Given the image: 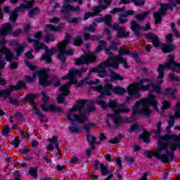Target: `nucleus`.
Returning a JSON list of instances; mask_svg holds the SVG:
<instances>
[{
	"label": "nucleus",
	"instance_id": "393cba45",
	"mask_svg": "<svg viewBox=\"0 0 180 180\" xmlns=\"http://www.w3.org/2000/svg\"><path fill=\"white\" fill-rule=\"evenodd\" d=\"M131 110L126 105V103H120L118 110L115 111V115H120V113H130Z\"/></svg>",
	"mask_w": 180,
	"mask_h": 180
},
{
	"label": "nucleus",
	"instance_id": "69168bd1",
	"mask_svg": "<svg viewBox=\"0 0 180 180\" xmlns=\"http://www.w3.org/2000/svg\"><path fill=\"white\" fill-rule=\"evenodd\" d=\"M124 160L127 165H131V164H133L134 161H136V160L134 159V157L133 156H130V157L126 156L124 158Z\"/></svg>",
	"mask_w": 180,
	"mask_h": 180
},
{
	"label": "nucleus",
	"instance_id": "c85d7f7f",
	"mask_svg": "<svg viewBox=\"0 0 180 180\" xmlns=\"http://www.w3.org/2000/svg\"><path fill=\"white\" fill-rule=\"evenodd\" d=\"M109 77L111 81H123V79H124L122 75L116 73V72L113 70H110Z\"/></svg>",
	"mask_w": 180,
	"mask_h": 180
},
{
	"label": "nucleus",
	"instance_id": "3c124183",
	"mask_svg": "<svg viewBox=\"0 0 180 180\" xmlns=\"http://www.w3.org/2000/svg\"><path fill=\"white\" fill-rule=\"evenodd\" d=\"M168 79L169 82H179L180 77L175 75L174 72H171L168 75Z\"/></svg>",
	"mask_w": 180,
	"mask_h": 180
},
{
	"label": "nucleus",
	"instance_id": "1a4fd4ad",
	"mask_svg": "<svg viewBox=\"0 0 180 180\" xmlns=\"http://www.w3.org/2000/svg\"><path fill=\"white\" fill-rule=\"evenodd\" d=\"M141 81H143V79H141L139 82L130 84L127 89L128 95H131L134 99H137L141 97V94L139 93L140 91H148L150 92V90H144L143 89V87L139 84Z\"/></svg>",
	"mask_w": 180,
	"mask_h": 180
},
{
	"label": "nucleus",
	"instance_id": "8fccbe9b",
	"mask_svg": "<svg viewBox=\"0 0 180 180\" xmlns=\"http://www.w3.org/2000/svg\"><path fill=\"white\" fill-rule=\"evenodd\" d=\"M135 12L133 10H127V11H124V13H121L120 14V18H127L128 16H133L135 15Z\"/></svg>",
	"mask_w": 180,
	"mask_h": 180
},
{
	"label": "nucleus",
	"instance_id": "4c0bfd02",
	"mask_svg": "<svg viewBox=\"0 0 180 180\" xmlns=\"http://www.w3.org/2000/svg\"><path fill=\"white\" fill-rule=\"evenodd\" d=\"M170 67L167 66V63H165V65L160 64L158 67V72L159 73L160 77H162V75H165V69L169 70Z\"/></svg>",
	"mask_w": 180,
	"mask_h": 180
},
{
	"label": "nucleus",
	"instance_id": "c9c22d12",
	"mask_svg": "<svg viewBox=\"0 0 180 180\" xmlns=\"http://www.w3.org/2000/svg\"><path fill=\"white\" fill-rule=\"evenodd\" d=\"M150 12L145 11L141 14H137L134 15V18L136 19V20H139V22H143V20H146L147 19V17L148 16V14Z\"/></svg>",
	"mask_w": 180,
	"mask_h": 180
},
{
	"label": "nucleus",
	"instance_id": "13d9d810",
	"mask_svg": "<svg viewBox=\"0 0 180 180\" xmlns=\"http://www.w3.org/2000/svg\"><path fill=\"white\" fill-rule=\"evenodd\" d=\"M162 122H159L158 124H157V129H153V131H154L155 136H158L161 134V131L162 130Z\"/></svg>",
	"mask_w": 180,
	"mask_h": 180
},
{
	"label": "nucleus",
	"instance_id": "0e129e2a",
	"mask_svg": "<svg viewBox=\"0 0 180 180\" xmlns=\"http://www.w3.org/2000/svg\"><path fill=\"white\" fill-rule=\"evenodd\" d=\"M41 96L43 103H44V105H47L49 101H50V97L49 96V95H47V93L44 91L41 92Z\"/></svg>",
	"mask_w": 180,
	"mask_h": 180
},
{
	"label": "nucleus",
	"instance_id": "2eb2a0df",
	"mask_svg": "<svg viewBox=\"0 0 180 180\" xmlns=\"http://www.w3.org/2000/svg\"><path fill=\"white\" fill-rule=\"evenodd\" d=\"M86 71H88V68H82L81 70L75 68L70 69L68 75L62 77V79H71V78H73V77H75V75L81 77V75H82V72H86Z\"/></svg>",
	"mask_w": 180,
	"mask_h": 180
},
{
	"label": "nucleus",
	"instance_id": "7c9ffc66",
	"mask_svg": "<svg viewBox=\"0 0 180 180\" xmlns=\"http://www.w3.org/2000/svg\"><path fill=\"white\" fill-rule=\"evenodd\" d=\"M62 18L63 19H67L68 23H79L81 22L82 19L81 17H76L74 18H71V15L70 14H65L62 15Z\"/></svg>",
	"mask_w": 180,
	"mask_h": 180
},
{
	"label": "nucleus",
	"instance_id": "ea45409f",
	"mask_svg": "<svg viewBox=\"0 0 180 180\" xmlns=\"http://www.w3.org/2000/svg\"><path fill=\"white\" fill-rule=\"evenodd\" d=\"M100 169L102 176H106L108 174H110L109 167L105 166V164L103 163H100Z\"/></svg>",
	"mask_w": 180,
	"mask_h": 180
},
{
	"label": "nucleus",
	"instance_id": "5fc2aeb1",
	"mask_svg": "<svg viewBox=\"0 0 180 180\" xmlns=\"http://www.w3.org/2000/svg\"><path fill=\"white\" fill-rule=\"evenodd\" d=\"M46 27L49 30H51L52 32H61L60 26H56L51 24L46 25Z\"/></svg>",
	"mask_w": 180,
	"mask_h": 180
},
{
	"label": "nucleus",
	"instance_id": "bb28decb",
	"mask_svg": "<svg viewBox=\"0 0 180 180\" xmlns=\"http://www.w3.org/2000/svg\"><path fill=\"white\" fill-rule=\"evenodd\" d=\"M36 94L30 93L25 96V98H22L21 101L25 103H34L36 101Z\"/></svg>",
	"mask_w": 180,
	"mask_h": 180
},
{
	"label": "nucleus",
	"instance_id": "338daca9",
	"mask_svg": "<svg viewBox=\"0 0 180 180\" xmlns=\"http://www.w3.org/2000/svg\"><path fill=\"white\" fill-rule=\"evenodd\" d=\"M44 41L45 43H46L47 44H49V43H50V41H56V37H54V35H48L44 37Z\"/></svg>",
	"mask_w": 180,
	"mask_h": 180
},
{
	"label": "nucleus",
	"instance_id": "09e8293b",
	"mask_svg": "<svg viewBox=\"0 0 180 180\" xmlns=\"http://www.w3.org/2000/svg\"><path fill=\"white\" fill-rule=\"evenodd\" d=\"M15 51L18 57L22 56L23 51H25V45L20 44L18 46L15 47Z\"/></svg>",
	"mask_w": 180,
	"mask_h": 180
},
{
	"label": "nucleus",
	"instance_id": "864d4df0",
	"mask_svg": "<svg viewBox=\"0 0 180 180\" xmlns=\"http://www.w3.org/2000/svg\"><path fill=\"white\" fill-rule=\"evenodd\" d=\"M169 70H172V71L175 72H180V63L175 62L170 65Z\"/></svg>",
	"mask_w": 180,
	"mask_h": 180
},
{
	"label": "nucleus",
	"instance_id": "a878e982",
	"mask_svg": "<svg viewBox=\"0 0 180 180\" xmlns=\"http://www.w3.org/2000/svg\"><path fill=\"white\" fill-rule=\"evenodd\" d=\"M84 127L86 131V140L87 141H91V137H92V136H91L90 131H91V129H94L95 127V124L94 123H87V124H84Z\"/></svg>",
	"mask_w": 180,
	"mask_h": 180
},
{
	"label": "nucleus",
	"instance_id": "58836bf2",
	"mask_svg": "<svg viewBox=\"0 0 180 180\" xmlns=\"http://www.w3.org/2000/svg\"><path fill=\"white\" fill-rule=\"evenodd\" d=\"M68 95H69V91L62 92L57 97L56 102H58V103H60V104L64 103V102H65V96H68Z\"/></svg>",
	"mask_w": 180,
	"mask_h": 180
},
{
	"label": "nucleus",
	"instance_id": "bf43d9fd",
	"mask_svg": "<svg viewBox=\"0 0 180 180\" xmlns=\"http://www.w3.org/2000/svg\"><path fill=\"white\" fill-rule=\"evenodd\" d=\"M168 57H169V60H168L167 63H166V67H171V65H172L173 64L176 63L174 60L175 56L169 55Z\"/></svg>",
	"mask_w": 180,
	"mask_h": 180
},
{
	"label": "nucleus",
	"instance_id": "4d7b16f0",
	"mask_svg": "<svg viewBox=\"0 0 180 180\" xmlns=\"http://www.w3.org/2000/svg\"><path fill=\"white\" fill-rule=\"evenodd\" d=\"M32 109L34 110V115H36L37 117H46V116L43 115L41 112H40V110L37 108V105H32Z\"/></svg>",
	"mask_w": 180,
	"mask_h": 180
},
{
	"label": "nucleus",
	"instance_id": "e433bc0d",
	"mask_svg": "<svg viewBox=\"0 0 180 180\" xmlns=\"http://www.w3.org/2000/svg\"><path fill=\"white\" fill-rule=\"evenodd\" d=\"M150 136V135L148 131L144 129L143 134L139 136V139H141V140H143L144 143H146L147 144H148V143H150V139H148Z\"/></svg>",
	"mask_w": 180,
	"mask_h": 180
},
{
	"label": "nucleus",
	"instance_id": "4be33fe9",
	"mask_svg": "<svg viewBox=\"0 0 180 180\" xmlns=\"http://www.w3.org/2000/svg\"><path fill=\"white\" fill-rule=\"evenodd\" d=\"M160 140L163 141H168V140H173V141H180V134H165L160 137Z\"/></svg>",
	"mask_w": 180,
	"mask_h": 180
},
{
	"label": "nucleus",
	"instance_id": "5701e85b",
	"mask_svg": "<svg viewBox=\"0 0 180 180\" xmlns=\"http://www.w3.org/2000/svg\"><path fill=\"white\" fill-rule=\"evenodd\" d=\"M49 86H53L56 88H58L61 85V80L58 79V77L57 75H53L51 76V77L49 80Z\"/></svg>",
	"mask_w": 180,
	"mask_h": 180
},
{
	"label": "nucleus",
	"instance_id": "2f4dec72",
	"mask_svg": "<svg viewBox=\"0 0 180 180\" xmlns=\"http://www.w3.org/2000/svg\"><path fill=\"white\" fill-rule=\"evenodd\" d=\"M54 53H57V49L56 48H52L51 49H49V51H45L44 55L41 56L40 60L44 61L46 60V58L53 57V54H54Z\"/></svg>",
	"mask_w": 180,
	"mask_h": 180
},
{
	"label": "nucleus",
	"instance_id": "aec40b11",
	"mask_svg": "<svg viewBox=\"0 0 180 180\" xmlns=\"http://www.w3.org/2000/svg\"><path fill=\"white\" fill-rule=\"evenodd\" d=\"M146 39H152L151 43L153 47L158 48L160 47V38L156 35H154L153 33L148 32L145 34Z\"/></svg>",
	"mask_w": 180,
	"mask_h": 180
},
{
	"label": "nucleus",
	"instance_id": "ddd939ff",
	"mask_svg": "<svg viewBox=\"0 0 180 180\" xmlns=\"http://www.w3.org/2000/svg\"><path fill=\"white\" fill-rule=\"evenodd\" d=\"M58 51H59L58 54V58L63 63V64H65L67 61V58H65V56H72L74 54V51L70 49L67 50V48H65L64 46H59L57 47Z\"/></svg>",
	"mask_w": 180,
	"mask_h": 180
},
{
	"label": "nucleus",
	"instance_id": "6e6d98bb",
	"mask_svg": "<svg viewBox=\"0 0 180 180\" xmlns=\"http://www.w3.org/2000/svg\"><path fill=\"white\" fill-rule=\"evenodd\" d=\"M37 167H30V170L28 171L29 175H30L32 178H37Z\"/></svg>",
	"mask_w": 180,
	"mask_h": 180
},
{
	"label": "nucleus",
	"instance_id": "dca6fc26",
	"mask_svg": "<svg viewBox=\"0 0 180 180\" xmlns=\"http://www.w3.org/2000/svg\"><path fill=\"white\" fill-rule=\"evenodd\" d=\"M112 122L114 123L115 129H119V127H120V126H122V124L124 123H131V119L122 117L120 115H117Z\"/></svg>",
	"mask_w": 180,
	"mask_h": 180
},
{
	"label": "nucleus",
	"instance_id": "4468645a",
	"mask_svg": "<svg viewBox=\"0 0 180 180\" xmlns=\"http://www.w3.org/2000/svg\"><path fill=\"white\" fill-rule=\"evenodd\" d=\"M38 78L39 84L41 86H44V88L49 86V74L46 72V70H38Z\"/></svg>",
	"mask_w": 180,
	"mask_h": 180
},
{
	"label": "nucleus",
	"instance_id": "a19ab883",
	"mask_svg": "<svg viewBox=\"0 0 180 180\" xmlns=\"http://www.w3.org/2000/svg\"><path fill=\"white\" fill-rule=\"evenodd\" d=\"M41 10L39 7H35L31 8L28 13L30 14V18H34V16H37V15H40Z\"/></svg>",
	"mask_w": 180,
	"mask_h": 180
},
{
	"label": "nucleus",
	"instance_id": "9d476101",
	"mask_svg": "<svg viewBox=\"0 0 180 180\" xmlns=\"http://www.w3.org/2000/svg\"><path fill=\"white\" fill-rule=\"evenodd\" d=\"M169 8V4H162L158 12L153 13V19L155 25H160L162 22L163 16H165L167 11Z\"/></svg>",
	"mask_w": 180,
	"mask_h": 180
},
{
	"label": "nucleus",
	"instance_id": "a211bd4d",
	"mask_svg": "<svg viewBox=\"0 0 180 180\" xmlns=\"http://www.w3.org/2000/svg\"><path fill=\"white\" fill-rule=\"evenodd\" d=\"M13 32V28L11 23L7 22L3 25V27L0 28V36H9Z\"/></svg>",
	"mask_w": 180,
	"mask_h": 180
},
{
	"label": "nucleus",
	"instance_id": "f3484780",
	"mask_svg": "<svg viewBox=\"0 0 180 180\" xmlns=\"http://www.w3.org/2000/svg\"><path fill=\"white\" fill-rule=\"evenodd\" d=\"M101 64H99L96 68H91L90 69V73L94 72L96 74H98L99 78H105L108 75L106 74V68H112V66H105L104 68L100 67Z\"/></svg>",
	"mask_w": 180,
	"mask_h": 180
},
{
	"label": "nucleus",
	"instance_id": "a18cd8bd",
	"mask_svg": "<svg viewBox=\"0 0 180 180\" xmlns=\"http://www.w3.org/2000/svg\"><path fill=\"white\" fill-rule=\"evenodd\" d=\"M106 9V7H105L104 6H102L101 7L99 6H96L94 8V12L93 13V16H99V13H101V12H102V11H105Z\"/></svg>",
	"mask_w": 180,
	"mask_h": 180
},
{
	"label": "nucleus",
	"instance_id": "c756f323",
	"mask_svg": "<svg viewBox=\"0 0 180 180\" xmlns=\"http://www.w3.org/2000/svg\"><path fill=\"white\" fill-rule=\"evenodd\" d=\"M71 37H72L71 34H65V39L57 44V47H64L65 49H67V46H68Z\"/></svg>",
	"mask_w": 180,
	"mask_h": 180
},
{
	"label": "nucleus",
	"instance_id": "20e7f679",
	"mask_svg": "<svg viewBox=\"0 0 180 180\" xmlns=\"http://www.w3.org/2000/svg\"><path fill=\"white\" fill-rule=\"evenodd\" d=\"M94 22L97 23H102L103 22L108 27H111L112 30L117 32V39H127L130 36V32H126V27H120L117 22H114L112 25V15L110 14H107L103 17L99 18H96Z\"/></svg>",
	"mask_w": 180,
	"mask_h": 180
},
{
	"label": "nucleus",
	"instance_id": "f704fd0d",
	"mask_svg": "<svg viewBox=\"0 0 180 180\" xmlns=\"http://www.w3.org/2000/svg\"><path fill=\"white\" fill-rule=\"evenodd\" d=\"M175 92H176V89L167 88L165 91H162L161 95H165V96H169L170 98H174L175 96Z\"/></svg>",
	"mask_w": 180,
	"mask_h": 180
},
{
	"label": "nucleus",
	"instance_id": "774afa93",
	"mask_svg": "<svg viewBox=\"0 0 180 180\" xmlns=\"http://www.w3.org/2000/svg\"><path fill=\"white\" fill-rule=\"evenodd\" d=\"M68 129L70 130V133H75V134H79V133L81 131V127L77 126L75 128L72 127H69Z\"/></svg>",
	"mask_w": 180,
	"mask_h": 180
},
{
	"label": "nucleus",
	"instance_id": "7ed1b4c3",
	"mask_svg": "<svg viewBox=\"0 0 180 180\" xmlns=\"http://www.w3.org/2000/svg\"><path fill=\"white\" fill-rule=\"evenodd\" d=\"M96 92H99L101 94L98 96V99H105L106 96H112V94L115 95H124L127 91L126 89L117 86L113 88V85L110 83H107L104 86L98 85L92 87Z\"/></svg>",
	"mask_w": 180,
	"mask_h": 180
},
{
	"label": "nucleus",
	"instance_id": "f8f14e48",
	"mask_svg": "<svg viewBox=\"0 0 180 180\" xmlns=\"http://www.w3.org/2000/svg\"><path fill=\"white\" fill-rule=\"evenodd\" d=\"M150 29L151 25H150V22L146 23L144 27L139 25V24L134 20L131 22V30L134 32V36L136 37H140V36H141V33H140V32L138 30H143V32H146L147 30H150Z\"/></svg>",
	"mask_w": 180,
	"mask_h": 180
},
{
	"label": "nucleus",
	"instance_id": "37998d69",
	"mask_svg": "<svg viewBox=\"0 0 180 180\" xmlns=\"http://www.w3.org/2000/svg\"><path fill=\"white\" fill-rule=\"evenodd\" d=\"M70 88H71V83H66L65 84L60 85V88H59V91L60 92H69V95H70Z\"/></svg>",
	"mask_w": 180,
	"mask_h": 180
},
{
	"label": "nucleus",
	"instance_id": "473e14b6",
	"mask_svg": "<svg viewBox=\"0 0 180 180\" xmlns=\"http://www.w3.org/2000/svg\"><path fill=\"white\" fill-rule=\"evenodd\" d=\"M176 119H180V112L178 111H175L174 115H169L168 125L172 127L175 124V120Z\"/></svg>",
	"mask_w": 180,
	"mask_h": 180
},
{
	"label": "nucleus",
	"instance_id": "b1692460",
	"mask_svg": "<svg viewBox=\"0 0 180 180\" xmlns=\"http://www.w3.org/2000/svg\"><path fill=\"white\" fill-rule=\"evenodd\" d=\"M19 11H20V8L15 7L14 11L12 13H10L9 20L12 22V23H16L18 18H19Z\"/></svg>",
	"mask_w": 180,
	"mask_h": 180
},
{
	"label": "nucleus",
	"instance_id": "423d86ee",
	"mask_svg": "<svg viewBox=\"0 0 180 180\" xmlns=\"http://www.w3.org/2000/svg\"><path fill=\"white\" fill-rule=\"evenodd\" d=\"M158 154H159L158 160L164 164L175 158L174 153L169 152V142H164L160 139L158 141Z\"/></svg>",
	"mask_w": 180,
	"mask_h": 180
},
{
	"label": "nucleus",
	"instance_id": "0eeeda50",
	"mask_svg": "<svg viewBox=\"0 0 180 180\" xmlns=\"http://www.w3.org/2000/svg\"><path fill=\"white\" fill-rule=\"evenodd\" d=\"M98 60V56L95 55L91 51L87 52H84V54L81 56V57L75 59V65H88L89 64H94V63H96Z\"/></svg>",
	"mask_w": 180,
	"mask_h": 180
},
{
	"label": "nucleus",
	"instance_id": "cd10ccee",
	"mask_svg": "<svg viewBox=\"0 0 180 180\" xmlns=\"http://www.w3.org/2000/svg\"><path fill=\"white\" fill-rule=\"evenodd\" d=\"M34 50L37 53H39L40 50H45V51H49L50 49H49V46H47V45L43 43H40L39 41H36L34 44Z\"/></svg>",
	"mask_w": 180,
	"mask_h": 180
},
{
	"label": "nucleus",
	"instance_id": "39448f33",
	"mask_svg": "<svg viewBox=\"0 0 180 180\" xmlns=\"http://www.w3.org/2000/svg\"><path fill=\"white\" fill-rule=\"evenodd\" d=\"M165 75L160 76L158 75L157 77V83L154 82V80L151 78H142V81L139 83L140 86H142L143 91H149V92H155L158 95H161L162 91H161L162 88L161 87V84L164 82V78Z\"/></svg>",
	"mask_w": 180,
	"mask_h": 180
},
{
	"label": "nucleus",
	"instance_id": "9b49d317",
	"mask_svg": "<svg viewBox=\"0 0 180 180\" xmlns=\"http://www.w3.org/2000/svg\"><path fill=\"white\" fill-rule=\"evenodd\" d=\"M98 105H101V106L103 108V109H108L109 108L112 110H113L115 115H116V110H119V107L120 106V103H117V99H113L111 98L109 99L108 102L106 103V101L104 100H99L98 101Z\"/></svg>",
	"mask_w": 180,
	"mask_h": 180
},
{
	"label": "nucleus",
	"instance_id": "c03bdc74",
	"mask_svg": "<svg viewBox=\"0 0 180 180\" xmlns=\"http://www.w3.org/2000/svg\"><path fill=\"white\" fill-rule=\"evenodd\" d=\"M17 91H22V89H27L26 82L23 80H20L15 85Z\"/></svg>",
	"mask_w": 180,
	"mask_h": 180
},
{
	"label": "nucleus",
	"instance_id": "79ce46f5",
	"mask_svg": "<svg viewBox=\"0 0 180 180\" xmlns=\"http://www.w3.org/2000/svg\"><path fill=\"white\" fill-rule=\"evenodd\" d=\"M144 154H146V155H147L148 158H153V157H154L155 158H157V160H158V149H157V150L155 151V153H153L151 150H146L144 151Z\"/></svg>",
	"mask_w": 180,
	"mask_h": 180
},
{
	"label": "nucleus",
	"instance_id": "f257e3e1",
	"mask_svg": "<svg viewBox=\"0 0 180 180\" xmlns=\"http://www.w3.org/2000/svg\"><path fill=\"white\" fill-rule=\"evenodd\" d=\"M76 103L77 105L72 107L66 114V117L69 122H71L72 126H77V123H79L81 120L87 122L86 114L81 110H84L85 112H88V113L95 112V105L92 100L81 99L77 101Z\"/></svg>",
	"mask_w": 180,
	"mask_h": 180
},
{
	"label": "nucleus",
	"instance_id": "de8ad7c7",
	"mask_svg": "<svg viewBox=\"0 0 180 180\" xmlns=\"http://www.w3.org/2000/svg\"><path fill=\"white\" fill-rule=\"evenodd\" d=\"M71 4H64L60 8V13L64 15L65 13H68L71 11Z\"/></svg>",
	"mask_w": 180,
	"mask_h": 180
},
{
	"label": "nucleus",
	"instance_id": "72a5a7b5",
	"mask_svg": "<svg viewBox=\"0 0 180 180\" xmlns=\"http://www.w3.org/2000/svg\"><path fill=\"white\" fill-rule=\"evenodd\" d=\"M161 50L164 54L167 53H172L175 50V46L173 44H164L161 47Z\"/></svg>",
	"mask_w": 180,
	"mask_h": 180
},
{
	"label": "nucleus",
	"instance_id": "052dcab7",
	"mask_svg": "<svg viewBox=\"0 0 180 180\" xmlns=\"http://www.w3.org/2000/svg\"><path fill=\"white\" fill-rule=\"evenodd\" d=\"M152 111L148 110H140L139 115H141L142 116H145V117H150L151 116Z\"/></svg>",
	"mask_w": 180,
	"mask_h": 180
},
{
	"label": "nucleus",
	"instance_id": "49530a36",
	"mask_svg": "<svg viewBox=\"0 0 180 180\" xmlns=\"http://www.w3.org/2000/svg\"><path fill=\"white\" fill-rule=\"evenodd\" d=\"M123 137H124V136H123L122 134H118L117 136L114 137L113 140H110L109 143H110L111 144H118V143H120Z\"/></svg>",
	"mask_w": 180,
	"mask_h": 180
},
{
	"label": "nucleus",
	"instance_id": "6ab92c4d",
	"mask_svg": "<svg viewBox=\"0 0 180 180\" xmlns=\"http://www.w3.org/2000/svg\"><path fill=\"white\" fill-rule=\"evenodd\" d=\"M41 108L42 109V112H54L55 113H61L63 112L61 107H56L54 104H49L48 108L46 105H41Z\"/></svg>",
	"mask_w": 180,
	"mask_h": 180
},
{
	"label": "nucleus",
	"instance_id": "680f3d73",
	"mask_svg": "<svg viewBox=\"0 0 180 180\" xmlns=\"http://www.w3.org/2000/svg\"><path fill=\"white\" fill-rule=\"evenodd\" d=\"M98 26L96 22H93L89 27H84V30H87L88 32H95V28Z\"/></svg>",
	"mask_w": 180,
	"mask_h": 180
},
{
	"label": "nucleus",
	"instance_id": "603ef678",
	"mask_svg": "<svg viewBox=\"0 0 180 180\" xmlns=\"http://www.w3.org/2000/svg\"><path fill=\"white\" fill-rule=\"evenodd\" d=\"M84 44V39H82V37L78 36L76 37L74 39V44L77 47H79L80 46H82Z\"/></svg>",
	"mask_w": 180,
	"mask_h": 180
},
{
	"label": "nucleus",
	"instance_id": "6e6552de",
	"mask_svg": "<svg viewBox=\"0 0 180 180\" xmlns=\"http://www.w3.org/2000/svg\"><path fill=\"white\" fill-rule=\"evenodd\" d=\"M0 54H4L5 56L4 60L8 61V63H11L12 60L15 58V56L11 51V49L6 47V39H5V36H1L0 37ZM3 56L0 55V60L3 58Z\"/></svg>",
	"mask_w": 180,
	"mask_h": 180
},
{
	"label": "nucleus",
	"instance_id": "e2e57ef3",
	"mask_svg": "<svg viewBox=\"0 0 180 180\" xmlns=\"http://www.w3.org/2000/svg\"><path fill=\"white\" fill-rule=\"evenodd\" d=\"M148 100L147 99L142 98V105H141L142 108L141 110H148V108H150V104H148Z\"/></svg>",
	"mask_w": 180,
	"mask_h": 180
},
{
	"label": "nucleus",
	"instance_id": "f03ea898",
	"mask_svg": "<svg viewBox=\"0 0 180 180\" xmlns=\"http://www.w3.org/2000/svg\"><path fill=\"white\" fill-rule=\"evenodd\" d=\"M105 53L108 54V58L100 63V68L112 67L113 70H119V65L122 64L124 68H129L127 64V59L121 55L115 56V53L112 52L110 48L104 47Z\"/></svg>",
	"mask_w": 180,
	"mask_h": 180
},
{
	"label": "nucleus",
	"instance_id": "412c9836",
	"mask_svg": "<svg viewBox=\"0 0 180 180\" xmlns=\"http://www.w3.org/2000/svg\"><path fill=\"white\" fill-rule=\"evenodd\" d=\"M1 91V95L2 98L4 99H6V98H9L11 96L12 92L14 91H18L16 89V86L15 85H9L7 89H2Z\"/></svg>",
	"mask_w": 180,
	"mask_h": 180
}]
</instances>
